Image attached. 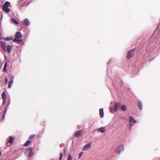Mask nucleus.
Returning a JSON list of instances; mask_svg holds the SVG:
<instances>
[{"label": "nucleus", "instance_id": "obj_24", "mask_svg": "<svg viewBox=\"0 0 160 160\" xmlns=\"http://www.w3.org/2000/svg\"><path fill=\"white\" fill-rule=\"evenodd\" d=\"M72 156L70 154H69L68 156L67 160H72Z\"/></svg>", "mask_w": 160, "mask_h": 160}, {"label": "nucleus", "instance_id": "obj_16", "mask_svg": "<svg viewBox=\"0 0 160 160\" xmlns=\"http://www.w3.org/2000/svg\"><path fill=\"white\" fill-rule=\"evenodd\" d=\"M99 114L101 118H103L104 116L103 110V108H100L99 109Z\"/></svg>", "mask_w": 160, "mask_h": 160}, {"label": "nucleus", "instance_id": "obj_13", "mask_svg": "<svg viewBox=\"0 0 160 160\" xmlns=\"http://www.w3.org/2000/svg\"><path fill=\"white\" fill-rule=\"evenodd\" d=\"M120 105V103H116L115 104L114 106V110L115 111H116L118 110V108Z\"/></svg>", "mask_w": 160, "mask_h": 160}, {"label": "nucleus", "instance_id": "obj_9", "mask_svg": "<svg viewBox=\"0 0 160 160\" xmlns=\"http://www.w3.org/2000/svg\"><path fill=\"white\" fill-rule=\"evenodd\" d=\"M82 131L79 130L76 132L74 134V136L76 137H78L80 136L82 134Z\"/></svg>", "mask_w": 160, "mask_h": 160}, {"label": "nucleus", "instance_id": "obj_8", "mask_svg": "<svg viewBox=\"0 0 160 160\" xmlns=\"http://www.w3.org/2000/svg\"><path fill=\"white\" fill-rule=\"evenodd\" d=\"M2 104L4 105L6 101V93L5 92H3L2 94Z\"/></svg>", "mask_w": 160, "mask_h": 160}, {"label": "nucleus", "instance_id": "obj_6", "mask_svg": "<svg viewBox=\"0 0 160 160\" xmlns=\"http://www.w3.org/2000/svg\"><path fill=\"white\" fill-rule=\"evenodd\" d=\"M13 46L12 45H8L7 46L6 48V50H4L5 52L7 51L9 53H10L12 49Z\"/></svg>", "mask_w": 160, "mask_h": 160}, {"label": "nucleus", "instance_id": "obj_5", "mask_svg": "<svg viewBox=\"0 0 160 160\" xmlns=\"http://www.w3.org/2000/svg\"><path fill=\"white\" fill-rule=\"evenodd\" d=\"M129 121L130 127L132 126L136 122V121L131 116L129 118Z\"/></svg>", "mask_w": 160, "mask_h": 160}, {"label": "nucleus", "instance_id": "obj_23", "mask_svg": "<svg viewBox=\"0 0 160 160\" xmlns=\"http://www.w3.org/2000/svg\"><path fill=\"white\" fill-rule=\"evenodd\" d=\"M31 141L30 140H28L26 141L25 143L24 144V146L27 147L31 143Z\"/></svg>", "mask_w": 160, "mask_h": 160}, {"label": "nucleus", "instance_id": "obj_14", "mask_svg": "<svg viewBox=\"0 0 160 160\" xmlns=\"http://www.w3.org/2000/svg\"><path fill=\"white\" fill-rule=\"evenodd\" d=\"M8 142L10 143H12L14 139V138L12 136H10L8 138Z\"/></svg>", "mask_w": 160, "mask_h": 160}, {"label": "nucleus", "instance_id": "obj_22", "mask_svg": "<svg viewBox=\"0 0 160 160\" xmlns=\"http://www.w3.org/2000/svg\"><path fill=\"white\" fill-rule=\"evenodd\" d=\"M12 22L14 23L16 25H18L19 23L14 18L12 19Z\"/></svg>", "mask_w": 160, "mask_h": 160}, {"label": "nucleus", "instance_id": "obj_19", "mask_svg": "<svg viewBox=\"0 0 160 160\" xmlns=\"http://www.w3.org/2000/svg\"><path fill=\"white\" fill-rule=\"evenodd\" d=\"M138 105L139 107V109L142 110V103L140 101L138 102Z\"/></svg>", "mask_w": 160, "mask_h": 160}, {"label": "nucleus", "instance_id": "obj_27", "mask_svg": "<svg viewBox=\"0 0 160 160\" xmlns=\"http://www.w3.org/2000/svg\"><path fill=\"white\" fill-rule=\"evenodd\" d=\"M63 157V154L62 153H60V157L59 158V160H62V158Z\"/></svg>", "mask_w": 160, "mask_h": 160}, {"label": "nucleus", "instance_id": "obj_10", "mask_svg": "<svg viewBox=\"0 0 160 160\" xmlns=\"http://www.w3.org/2000/svg\"><path fill=\"white\" fill-rule=\"evenodd\" d=\"M22 37V33L19 32H17L16 33L15 35L16 39H19L21 38Z\"/></svg>", "mask_w": 160, "mask_h": 160}, {"label": "nucleus", "instance_id": "obj_17", "mask_svg": "<svg viewBox=\"0 0 160 160\" xmlns=\"http://www.w3.org/2000/svg\"><path fill=\"white\" fill-rule=\"evenodd\" d=\"M13 83V80H11L9 81L8 84V88H10L12 86V85Z\"/></svg>", "mask_w": 160, "mask_h": 160}, {"label": "nucleus", "instance_id": "obj_1", "mask_svg": "<svg viewBox=\"0 0 160 160\" xmlns=\"http://www.w3.org/2000/svg\"><path fill=\"white\" fill-rule=\"evenodd\" d=\"M10 2L8 1L5 2L2 6L3 10L7 13H8L10 11V9L8 6L10 5Z\"/></svg>", "mask_w": 160, "mask_h": 160}, {"label": "nucleus", "instance_id": "obj_18", "mask_svg": "<svg viewBox=\"0 0 160 160\" xmlns=\"http://www.w3.org/2000/svg\"><path fill=\"white\" fill-rule=\"evenodd\" d=\"M7 62H6L4 66V67L2 70V71L6 72L7 71Z\"/></svg>", "mask_w": 160, "mask_h": 160}, {"label": "nucleus", "instance_id": "obj_12", "mask_svg": "<svg viewBox=\"0 0 160 160\" xmlns=\"http://www.w3.org/2000/svg\"><path fill=\"white\" fill-rule=\"evenodd\" d=\"M1 47V48L3 49V50H6V48L7 47L5 43L3 42L2 41L0 42Z\"/></svg>", "mask_w": 160, "mask_h": 160}, {"label": "nucleus", "instance_id": "obj_2", "mask_svg": "<svg viewBox=\"0 0 160 160\" xmlns=\"http://www.w3.org/2000/svg\"><path fill=\"white\" fill-rule=\"evenodd\" d=\"M25 154L28 157H32L33 155L32 148H29L26 149L25 151Z\"/></svg>", "mask_w": 160, "mask_h": 160}, {"label": "nucleus", "instance_id": "obj_20", "mask_svg": "<svg viewBox=\"0 0 160 160\" xmlns=\"http://www.w3.org/2000/svg\"><path fill=\"white\" fill-rule=\"evenodd\" d=\"M24 22L26 26H28L29 25V22L27 19H25L24 20Z\"/></svg>", "mask_w": 160, "mask_h": 160}, {"label": "nucleus", "instance_id": "obj_26", "mask_svg": "<svg viewBox=\"0 0 160 160\" xmlns=\"http://www.w3.org/2000/svg\"><path fill=\"white\" fill-rule=\"evenodd\" d=\"M35 136V135L33 134L30 136L29 138V139H32Z\"/></svg>", "mask_w": 160, "mask_h": 160}, {"label": "nucleus", "instance_id": "obj_11", "mask_svg": "<svg viewBox=\"0 0 160 160\" xmlns=\"http://www.w3.org/2000/svg\"><path fill=\"white\" fill-rule=\"evenodd\" d=\"M13 42L15 43L19 44H22V41L20 39H14L13 40Z\"/></svg>", "mask_w": 160, "mask_h": 160}, {"label": "nucleus", "instance_id": "obj_7", "mask_svg": "<svg viewBox=\"0 0 160 160\" xmlns=\"http://www.w3.org/2000/svg\"><path fill=\"white\" fill-rule=\"evenodd\" d=\"M91 145V144L90 143L85 145L83 148V150L86 151L89 149L90 148Z\"/></svg>", "mask_w": 160, "mask_h": 160}, {"label": "nucleus", "instance_id": "obj_3", "mask_svg": "<svg viewBox=\"0 0 160 160\" xmlns=\"http://www.w3.org/2000/svg\"><path fill=\"white\" fill-rule=\"evenodd\" d=\"M135 52V49H132L128 51L127 55V58L129 59L132 57L134 55Z\"/></svg>", "mask_w": 160, "mask_h": 160}, {"label": "nucleus", "instance_id": "obj_28", "mask_svg": "<svg viewBox=\"0 0 160 160\" xmlns=\"http://www.w3.org/2000/svg\"><path fill=\"white\" fill-rule=\"evenodd\" d=\"M5 82L6 83H7L8 82V79L7 78H5Z\"/></svg>", "mask_w": 160, "mask_h": 160}, {"label": "nucleus", "instance_id": "obj_4", "mask_svg": "<svg viewBox=\"0 0 160 160\" xmlns=\"http://www.w3.org/2000/svg\"><path fill=\"white\" fill-rule=\"evenodd\" d=\"M124 149V146L123 145H120L117 148L116 151L118 154H120L121 151Z\"/></svg>", "mask_w": 160, "mask_h": 160}, {"label": "nucleus", "instance_id": "obj_25", "mask_svg": "<svg viewBox=\"0 0 160 160\" xmlns=\"http://www.w3.org/2000/svg\"><path fill=\"white\" fill-rule=\"evenodd\" d=\"M4 39L6 41H10L12 39V38H10L6 37L4 38Z\"/></svg>", "mask_w": 160, "mask_h": 160}, {"label": "nucleus", "instance_id": "obj_15", "mask_svg": "<svg viewBox=\"0 0 160 160\" xmlns=\"http://www.w3.org/2000/svg\"><path fill=\"white\" fill-rule=\"evenodd\" d=\"M98 130L99 132L104 133L105 132V129L104 127H102L98 128Z\"/></svg>", "mask_w": 160, "mask_h": 160}, {"label": "nucleus", "instance_id": "obj_29", "mask_svg": "<svg viewBox=\"0 0 160 160\" xmlns=\"http://www.w3.org/2000/svg\"><path fill=\"white\" fill-rule=\"evenodd\" d=\"M82 153H83V152H80V153H79V156H78V158H80V157H81V156H82Z\"/></svg>", "mask_w": 160, "mask_h": 160}, {"label": "nucleus", "instance_id": "obj_21", "mask_svg": "<svg viewBox=\"0 0 160 160\" xmlns=\"http://www.w3.org/2000/svg\"><path fill=\"white\" fill-rule=\"evenodd\" d=\"M121 109L123 111H125L126 110V106L125 105H122L121 107Z\"/></svg>", "mask_w": 160, "mask_h": 160}]
</instances>
